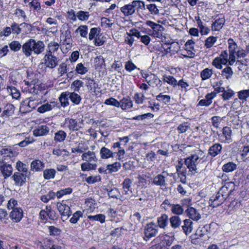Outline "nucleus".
<instances>
[{
	"mask_svg": "<svg viewBox=\"0 0 249 249\" xmlns=\"http://www.w3.org/2000/svg\"><path fill=\"white\" fill-rule=\"evenodd\" d=\"M0 222L5 224L10 222L7 212L4 209L0 208Z\"/></svg>",
	"mask_w": 249,
	"mask_h": 249,
	"instance_id": "6e6d98bb",
	"label": "nucleus"
},
{
	"mask_svg": "<svg viewBox=\"0 0 249 249\" xmlns=\"http://www.w3.org/2000/svg\"><path fill=\"white\" fill-rule=\"evenodd\" d=\"M169 224V217L166 213H162L157 218L156 226L159 229L166 230Z\"/></svg>",
	"mask_w": 249,
	"mask_h": 249,
	"instance_id": "a211bd4d",
	"label": "nucleus"
},
{
	"mask_svg": "<svg viewBox=\"0 0 249 249\" xmlns=\"http://www.w3.org/2000/svg\"><path fill=\"white\" fill-rule=\"evenodd\" d=\"M15 110V107L12 104L8 103L2 108L0 112V117L4 121L7 120L11 116L13 115Z\"/></svg>",
	"mask_w": 249,
	"mask_h": 249,
	"instance_id": "2eb2a0df",
	"label": "nucleus"
},
{
	"mask_svg": "<svg viewBox=\"0 0 249 249\" xmlns=\"http://www.w3.org/2000/svg\"><path fill=\"white\" fill-rule=\"evenodd\" d=\"M133 180L132 179L129 178H126L123 181L122 185L123 189V194L124 195H129L128 193L130 192V193H132L131 191V186L132 184Z\"/></svg>",
	"mask_w": 249,
	"mask_h": 249,
	"instance_id": "b1692460",
	"label": "nucleus"
},
{
	"mask_svg": "<svg viewBox=\"0 0 249 249\" xmlns=\"http://www.w3.org/2000/svg\"><path fill=\"white\" fill-rule=\"evenodd\" d=\"M44 167V163L39 160H35L31 163V170L34 172L41 171Z\"/></svg>",
	"mask_w": 249,
	"mask_h": 249,
	"instance_id": "cd10ccee",
	"label": "nucleus"
},
{
	"mask_svg": "<svg viewBox=\"0 0 249 249\" xmlns=\"http://www.w3.org/2000/svg\"><path fill=\"white\" fill-rule=\"evenodd\" d=\"M82 159L83 160L88 162L94 161L96 162L98 160L95 152L89 150L83 153Z\"/></svg>",
	"mask_w": 249,
	"mask_h": 249,
	"instance_id": "c85d7f7f",
	"label": "nucleus"
},
{
	"mask_svg": "<svg viewBox=\"0 0 249 249\" xmlns=\"http://www.w3.org/2000/svg\"><path fill=\"white\" fill-rule=\"evenodd\" d=\"M171 212L173 214L178 216L183 214L184 210L179 204H173L171 208Z\"/></svg>",
	"mask_w": 249,
	"mask_h": 249,
	"instance_id": "052dcab7",
	"label": "nucleus"
},
{
	"mask_svg": "<svg viewBox=\"0 0 249 249\" xmlns=\"http://www.w3.org/2000/svg\"><path fill=\"white\" fill-rule=\"evenodd\" d=\"M145 10V2L141 0H134L131 2L124 4L120 8V11L125 17L133 16L136 13L142 12Z\"/></svg>",
	"mask_w": 249,
	"mask_h": 249,
	"instance_id": "20e7f679",
	"label": "nucleus"
},
{
	"mask_svg": "<svg viewBox=\"0 0 249 249\" xmlns=\"http://www.w3.org/2000/svg\"><path fill=\"white\" fill-rule=\"evenodd\" d=\"M57 197V192L50 190L46 195H42L40 197V200L44 203H47L50 200H53Z\"/></svg>",
	"mask_w": 249,
	"mask_h": 249,
	"instance_id": "e433bc0d",
	"label": "nucleus"
},
{
	"mask_svg": "<svg viewBox=\"0 0 249 249\" xmlns=\"http://www.w3.org/2000/svg\"><path fill=\"white\" fill-rule=\"evenodd\" d=\"M12 33L13 34L19 35L22 33V28L18 23L13 22L11 25Z\"/></svg>",
	"mask_w": 249,
	"mask_h": 249,
	"instance_id": "338daca9",
	"label": "nucleus"
},
{
	"mask_svg": "<svg viewBox=\"0 0 249 249\" xmlns=\"http://www.w3.org/2000/svg\"><path fill=\"white\" fill-rule=\"evenodd\" d=\"M66 132L63 130H59L54 133L53 140L56 143L63 142L67 137Z\"/></svg>",
	"mask_w": 249,
	"mask_h": 249,
	"instance_id": "c9c22d12",
	"label": "nucleus"
},
{
	"mask_svg": "<svg viewBox=\"0 0 249 249\" xmlns=\"http://www.w3.org/2000/svg\"><path fill=\"white\" fill-rule=\"evenodd\" d=\"M69 203V200H63L57 203V209L62 218L66 217L67 219L71 215L72 213Z\"/></svg>",
	"mask_w": 249,
	"mask_h": 249,
	"instance_id": "9b49d317",
	"label": "nucleus"
},
{
	"mask_svg": "<svg viewBox=\"0 0 249 249\" xmlns=\"http://www.w3.org/2000/svg\"><path fill=\"white\" fill-rule=\"evenodd\" d=\"M198 159L199 157L196 154L192 155L186 158L184 161L182 159H178V163L176 165V173L168 174V176L175 179L177 174L180 179V181L182 183H185L187 174L186 167L188 169L189 174L191 175H195L198 173L197 168Z\"/></svg>",
	"mask_w": 249,
	"mask_h": 249,
	"instance_id": "f257e3e1",
	"label": "nucleus"
},
{
	"mask_svg": "<svg viewBox=\"0 0 249 249\" xmlns=\"http://www.w3.org/2000/svg\"><path fill=\"white\" fill-rule=\"evenodd\" d=\"M145 96L143 92H136L133 96V99L136 104H142L144 100Z\"/></svg>",
	"mask_w": 249,
	"mask_h": 249,
	"instance_id": "13d9d810",
	"label": "nucleus"
},
{
	"mask_svg": "<svg viewBox=\"0 0 249 249\" xmlns=\"http://www.w3.org/2000/svg\"><path fill=\"white\" fill-rule=\"evenodd\" d=\"M88 38L90 41H93L94 45L97 47L103 45L106 42V38L103 36L101 29L99 27L90 28Z\"/></svg>",
	"mask_w": 249,
	"mask_h": 249,
	"instance_id": "423d86ee",
	"label": "nucleus"
},
{
	"mask_svg": "<svg viewBox=\"0 0 249 249\" xmlns=\"http://www.w3.org/2000/svg\"><path fill=\"white\" fill-rule=\"evenodd\" d=\"M70 99V91L62 92L58 97V100L62 107L65 108L70 105L69 99Z\"/></svg>",
	"mask_w": 249,
	"mask_h": 249,
	"instance_id": "412c9836",
	"label": "nucleus"
},
{
	"mask_svg": "<svg viewBox=\"0 0 249 249\" xmlns=\"http://www.w3.org/2000/svg\"><path fill=\"white\" fill-rule=\"evenodd\" d=\"M73 190L71 187L61 189L57 192V197L60 198L64 196L70 195L72 193Z\"/></svg>",
	"mask_w": 249,
	"mask_h": 249,
	"instance_id": "e2e57ef3",
	"label": "nucleus"
},
{
	"mask_svg": "<svg viewBox=\"0 0 249 249\" xmlns=\"http://www.w3.org/2000/svg\"><path fill=\"white\" fill-rule=\"evenodd\" d=\"M175 240L172 233H161L153 240L156 244L153 245L150 249H169Z\"/></svg>",
	"mask_w": 249,
	"mask_h": 249,
	"instance_id": "39448f33",
	"label": "nucleus"
},
{
	"mask_svg": "<svg viewBox=\"0 0 249 249\" xmlns=\"http://www.w3.org/2000/svg\"><path fill=\"white\" fill-rule=\"evenodd\" d=\"M84 82L79 79L73 81L71 84V89H73V92H79L81 88L83 87Z\"/></svg>",
	"mask_w": 249,
	"mask_h": 249,
	"instance_id": "8fccbe9b",
	"label": "nucleus"
},
{
	"mask_svg": "<svg viewBox=\"0 0 249 249\" xmlns=\"http://www.w3.org/2000/svg\"><path fill=\"white\" fill-rule=\"evenodd\" d=\"M56 174L55 169H46L43 172V177L45 179L49 180L54 178Z\"/></svg>",
	"mask_w": 249,
	"mask_h": 249,
	"instance_id": "864d4df0",
	"label": "nucleus"
},
{
	"mask_svg": "<svg viewBox=\"0 0 249 249\" xmlns=\"http://www.w3.org/2000/svg\"><path fill=\"white\" fill-rule=\"evenodd\" d=\"M162 80L164 83H167L173 87H176L178 85L177 80L172 75L164 74L162 76Z\"/></svg>",
	"mask_w": 249,
	"mask_h": 249,
	"instance_id": "37998d69",
	"label": "nucleus"
},
{
	"mask_svg": "<svg viewBox=\"0 0 249 249\" xmlns=\"http://www.w3.org/2000/svg\"><path fill=\"white\" fill-rule=\"evenodd\" d=\"M225 22V19L223 17L216 18L212 24V30L213 31H220Z\"/></svg>",
	"mask_w": 249,
	"mask_h": 249,
	"instance_id": "a878e982",
	"label": "nucleus"
},
{
	"mask_svg": "<svg viewBox=\"0 0 249 249\" xmlns=\"http://www.w3.org/2000/svg\"><path fill=\"white\" fill-rule=\"evenodd\" d=\"M236 164L234 162L231 161L224 164L222 167V171L226 173L231 172L236 170Z\"/></svg>",
	"mask_w": 249,
	"mask_h": 249,
	"instance_id": "a18cd8bd",
	"label": "nucleus"
},
{
	"mask_svg": "<svg viewBox=\"0 0 249 249\" xmlns=\"http://www.w3.org/2000/svg\"><path fill=\"white\" fill-rule=\"evenodd\" d=\"M181 227L183 232L187 235L192 231L193 222L190 219H186L183 220V225Z\"/></svg>",
	"mask_w": 249,
	"mask_h": 249,
	"instance_id": "72a5a7b5",
	"label": "nucleus"
},
{
	"mask_svg": "<svg viewBox=\"0 0 249 249\" xmlns=\"http://www.w3.org/2000/svg\"><path fill=\"white\" fill-rule=\"evenodd\" d=\"M60 38L63 45H70L72 41L71 31L69 29L66 30L64 34L61 35Z\"/></svg>",
	"mask_w": 249,
	"mask_h": 249,
	"instance_id": "473e14b6",
	"label": "nucleus"
},
{
	"mask_svg": "<svg viewBox=\"0 0 249 249\" xmlns=\"http://www.w3.org/2000/svg\"><path fill=\"white\" fill-rule=\"evenodd\" d=\"M145 25L151 28L148 32L149 36L160 39L165 37L164 33L165 28L161 25L151 20H146Z\"/></svg>",
	"mask_w": 249,
	"mask_h": 249,
	"instance_id": "0eeeda50",
	"label": "nucleus"
},
{
	"mask_svg": "<svg viewBox=\"0 0 249 249\" xmlns=\"http://www.w3.org/2000/svg\"><path fill=\"white\" fill-rule=\"evenodd\" d=\"M147 9L149 14L152 15H158L159 13V10L155 4L151 3L145 5V9Z\"/></svg>",
	"mask_w": 249,
	"mask_h": 249,
	"instance_id": "680f3d73",
	"label": "nucleus"
},
{
	"mask_svg": "<svg viewBox=\"0 0 249 249\" xmlns=\"http://www.w3.org/2000/svg\"><path fill=\"white\" fill-rule=\"evenodd\" d=\"M29 176L25 173L16 172L12 176L15 185L18 186H22L26 181V178Z\"/></svg>",
	"mask_w": 249,
	"mask_h": 249,
	"instance_id": "dca6fc26",
	"label": "nucleus"
},
{
	"mask_svg": "<svg viewBox=\"0 0 249 249\" xmlns=\"http://www.w3.org/2000/svg\"><path fill=\"white\" fill-rule=\"evenodd\" d=\"M29 6L31 10L33 11L34 12H39L41 9L39 0H32L29 3Z\"/></svg>",
	"mask_w": 249,
	"mask_h": 249,
	"instance_id": "09e8293b",
	"label": "nucleus"
},
{
	"mask_svg": "<svg viewBox=\"0 0 249 249\" xmlns=\"http://www.w3.org/2000/svg\"><path fill=\"white\" fill-rule=\"evenodd\" d=\"M90 162L86 161L81 164V170L83 171H89L90 170H94L96 169L97 164L95 163H91Z\"/></svg>",
	"mask_w": 249,
	"mask_h": 249,
	"instance_id": "49530a36",
	"label": "nucleus"
},
{
	"mask_svg": "<svg viewBox=\"0 0 249 249\" xmlns=\"http://www.w3.org/2000/svg\"><path fill=\"white\" fill-rule=\"evenodd\" d=\"M0 171L4 178L6 179L12 175L13 169L11 164L6 162H0Z\"/></svg>",
	"mask_w": 249,
	"mask_h": 249,
	"instance_id": "aec40b11",
	"label": "nucleus"
},
{
	"mask_svg": "<svg viewBox=\"0 0 249 249\" xmlns=\"http://www.w3.org/2000/svg\"><path fill=\"white\" fill-rule=\"evenodd\" d=\"M87 210L93 212L95 209L96 202L95 200L91 197L87 198L85 202Z\"/></svg>",
	"mask_w": 249,
	"mask_h": 249,
	"instance_id": "5fc2aeb1",
	"label": "nucleus"
},
{
	"mask_svg": "<svg viewBox=\"0 0 249 249\" xmlns=\"http://www.w3.org/2000/svg\"><path fill=\"white\" fill-rule=\"evenodd\" d=\"M107 169L109 174L113 172H116L121 168V164L119 162H115L112 164H109L107 165Z\"/></svg>",
	"mask_w": 249,
	"mask_h": 249,
	"instance_id": "4d7b16f0",
	"label": "nucleus"
},
{
	"mask_svg": "<svg viewBox=\"0 0 249 249\" xmlns=\"http://www.w3.org/2000/svg\"><path fill=\"white\" fill-rule=\"evenodd\" d=\"M76 16L80 21H87L89 18L90 15L88 11L80 10L77 13Z\"/></svg>",
	"mask_w": 249,
	"mask_h": 249,
	"instance_id": "bf43d9fd",
	"label": "nucleus"
},
{
	"mask_svg": "<svg viewBox=\"0 0 249 249\" xmlns=\"http://www.w3.org/2000/svg\"><path fill=\"white\" fill-rule=\"evenodd\" d=\"M44 47L42 41L29 39L22 46V49L24 54L29 57L32 55L33 52L36 54H40L44 51Z\"/></svg>",
	"mask_w": 249,
	"mask_h": 249,
	"instance_id": "7ed1b4c3",
	"label": "nucleus"
},
{
	"mask_svg": "<svg viewBox=\"0 0 249 249\" xmlns=\"http://www.w3.org/2000/svg\"><path fill=\"white\" fill-rule=\"evenodd\" d=\"M88 31L89 28L87 25H82L78 27L75 32L79 33L81 37L87 38L89 36Z\"/></svg>",
	"mask_w": 249,
	"mask_h": 249,
	"instance_id": "a19ab883",
	"label": "nucleus"
},
{
	"mask_svg": "<svg viewBox=\"0 0 249 249\" xmlns=\"http://www.w3.org/2000/svg\"><path fill=\"white\" fill-rule=\"evenodd\" d=\"M17 85V81L11 78L4 87L9 95H11L13 98L16 99H18L20 96V91L16 88Z\"/></svg>",
	"mask_w": 249,
	"mask_h": 249,
	"instance_id": "f8f14e48",
	"label": "nucleus"
},
{
	"mask_svg": "<svg viewBox=\"0 0 249 249\" xmlns=\"http://www.w3.org/2000/svg\"><path fill=\"white\" fill-rule=\"evenodd\" d=\"M228 62V54L227 51L221 52L219 56L215 57L213 62V65L217 69H221L222 65H226Z\"/></svg>",
	"mask_w": 249,
	"mask_h": 249,
	"instance_id": "4468645a",
	"label": "nucleus"
},
{
	"mask_svg": "<svg viewBox=\"0 0 249 249\" xmlns=\"http://www.w3.org/2000/svg\"><path fill=\"white\" fill-rule=\"evenodd\" d=\"M194 44L195 41L192 39H189L184 45V48L187 51L188 57L190 58H193L195 56V53L193 52Z\"/></svg>",
	"mask_w": 249,
	"mask_h": 249,
	"instance_id": "bb28decb",
	"label": "nucleus"
},
{
	"mask_svg": "<svg viewBox=\"0 0 249 249\" xmlns=\"http://www.w3.org/2000/svg\"><path fill=\"white\" fill-rule=\"evenodd\" d=\"M153 182L157 186H164L165 185V177L161 174H158L154 178Z\"/></svg>",
	"mask_w": 249,
	"mask_h": 249,
	"instance_id": "3c124183",
	"label": "nucleus"
},
{
	"mask_svg": "<svg viewBox=\"0 0 249 249\" xmlns=\"http://www.w3.org/2000/svg\"><path fill=\"white\" fill-rule=\"evenodd\" d=\"M159 229L156 226V223L153 221L148 222L143 226V240L147 242L152 238L156 237L159 233Z\"/></svg>",
	"mask_w": 249,
	"mask_h": 249,
	"instance_id": "1a4fd4ad",
	"label": "nucleus"
},
{
	"mask_svg": "<svg viewBox=\"0 0 249 249\" xmlns=\"http://www.w3.org/2000/svg\"><path fill=\"white\" fill-rule=\"evenodd\" d=\"M49 127L47 125H41L34 130L33 135L35 137L46 136L49 133Z\"/></svg>",
	"mask_w": 249,
	"mask_h": 249,
	"instance_id": "5701e85b",
	"label": "nucleus"
},
{
	"mask_svg": "<svg viewBox=\"0 0 249 249\" xmlns=\"http://www.w3.org/2000/svg\"><path fill=\"white\" fill-rule=\"evenodd\" d=\"M116 152H113L106 147H103L100 150V155L102 159H107L113 158Z\"/></svg>",
	"mask_w": 249,
	"mask_h": 249,
	"instance_id": "c756f323",
	"label": "nucleus"
},
{
	"mask_svg": "<svg viewBox=\"0 0 249 249\" xmlns=\"http://www.w3.org/2000/svg\"><path fill=\"white\" fill-rule=\"evenodd\" d=\"M234 184L231 182L226 183L224 186L221 187L215 196H212L209 201V205L213 207H217L223 203L232 193L234 189Z\"/></svg>",
	"mask_w": 249,
	"mask_h": 249,
	"instance_id": "f03ea898",
	"label": "nucleus"
},
{
	"mask_svg": "<svg viewBox=\"0 0 249 249\" xmlns=\"http://www.w3.org/2000/svg\"><path fill=\"white\" fill-rule=\"evenodd\" d=\"M222 149V147L220 144L218 143L213 144L212 146H210L209 149V154L214 157L220 153Z\"/></svg>",
	"mask_w": 249,
	"mask_h": 249,
	"instance_id": "f704fd0d",
	"label": "nucleus"
},
{
	"mask_svg": "<svg viewBox=\"0 0 249 249\" xmlns=\"http://www.w3.org/2000/svg\"><path fill=\"white\" fill-rule=\"evenodd\" d=\"M185 213L190 218L195 221L198 220L201 217L200 214L196 210L192 207H189L186 210Z\"/></svg>",
	"mask_w": 249,
	"mask_h": 249,
	"instance_id": "393cba45",
	"label": "nucleus"
},
{
	"mask_svg": "<svg viewBox=\"0 0 249 249\" xmlns=\"http://www.w3.org/2000/svg\"><path fill=\"white\" fill-rule=\"evenodd\" d=\"M16 169L18 172L25 173V174L30 175V172H28L27 165L20 160L16 162Z\"/></svg>",
	"mask_w": 249,
	"mask_h": 249,
	"instance_id": "79ce46f5",
	"label": "nucleus"
},
{
	"mask_svg": "<svg viewBox=\"0 0 249 249\" xmlns=\"http://www.w3.org/2000/svg\"><path fill=\"white\" fill-rule=\"evenodd\" d=\"M156 100L160 103L162 104L163 106L167 105L171 102V96L161 92L156 96Z\"/></svg>",
	"mask_w": 249,
	"mask_h": 249,
	"instance_id": "2f4dec72",
	"label": "nucleus"
},
{
	"mask_svg": "<svg viewBox=\"0 0 249 249\" xmlns=\"http://www.w3.org/2000/svg\"><path fill=\"white\" fill-rule=\"evenodd\" d=\"M169 221L171 227L174 229L178 228L181 223V219L178 215L172 216L169 218Z\"/></svg>",
	"mask_w": 249,
	"mask_h": 249,
	"instance_id": "ea45409f",
	"label": "nucleus"
},
{
	"mask_svg": "<svg viewBox=\"0 0 249 249\" xmlns=\"http://www.w3.org/2000/svg\"><path fill=\"white\" fill-rule=\"evenodd\" d=\"M57 197V192L50 190L46 195H42L40 197V200L44 203H47L50 200H53Z\"/></svg>",
	"mask_w": 249,
	"mask_h": 249,
	"instance_id": "4c0bfd02",
	"label": "nucleus"
},
{
	"mask_svg": "<svg viewBox=\"0 0 249 249\" xmlns=\"http://www.w3.org/2000/svg\"><path fill=\"white\" fill-rule=\"evenodd\" d=\"M58 215L56 212L53 210L51 205H46L45 209L40 210L39 213V217L41 222L46 223L48 219L54 221L58 219Z\"/></svg>",
	"mask_w": 249,
	"mask_h": 249,
	"instance_id": "6e6552de",
	"label": "nucleus"
},
{
	"mask_svg": "<svg viewBox=\"0 0 249 249\" xmlns=\"http://www.w3.org/2000/svg\"><path fill=\"white\" fill-rule=\"evenodd\" d=\"M42 61V64H43L46 68L52 69L58 65V59L54 54L46 53Z\"/></svg>",
	"mask_w": 249,
	"mask_h": 249,
	"instance_id": "ddd939ff",
	"label": "nucleus"
},
{
	"mask_svg": "<svg viewBox=\"0 0 249 249\" xmlns=\"http://www.w3.org/2000/svg\"><path fill=\"white\" fill-rule=\"evenodd\" d=\"M140 73L142 76L145 79V81L150 86L161 87L162 85L161 81L156 74L151 72H144L141 70Z\"/></svg>",
	"mask_w": 249,
	"mask_h": 249,
	"instance_id": "9d476101",
	"label": "nucleus"
},
{
	"mask_svg": "<svg viewBox=\"0 0 249 249\" xmlns=\"http://www.w3.org/2000/svg\"><path fill=\"white\" fill-rule=\"evenodd\" d=\"M75 71L78 74L84 75L89 71V68L81 62L76 65Z\"/></svg>",
	"mask_w": 249,
	"mask_h": 249,
	"instance_id": "de8ad7c7",
	"label": "nucleus"
},
{
	"mask_svg": "<svg viewBox=\"0 0 249 249\" xmlns=\"http://www.w3.org/2000/svg\"><path fill=\"white\" fill-rule=\"evenodd\" d=\"M113 23L112 22V20L106 18L102 17L101 18V25L105 28H111Z\"/></svg>",
	"mask_w": 249,
	"mask_h": 249,
	"instance_id": "69168bd1",
	"label": "nucleus"
},
{
	"mask_svg": "<svg viewBox=\"0 0 249 249\" xmlns=\"http://www.w3.org/2000/svg\"><path fill=\"white\" fill-rule=\"evenodd\" d=\"M59 46V45L58 43L54 41H51L48 45L46 53L54 54L58 50Z\"/></svg>",
	"mask_w": 249,
	"mask_h": 249,
	"instance_id": "603ef678",
	"label": "nucleus"
},
{
	"mask_svg": "<svg viewBox=\"0 0 249 249\" xmlns=\"http://www.w3.org/2000/svg\"><path fill=\"white\" fill-rule=\"evenodd\" d=\"M9 216L13 222L18 223L23 217V211L20 207L13 209Z\"/></svg>",
	"mask_w": 249,
	"mask_h": 249,
	"instance_id": "f3484780",
	"label": "nucleus"
},
{
	"mask_svg": "<svg viewBox=\"0 0 249 249\" xmlns=\"http://www.w3.org/2000/svg\"><path fill=\"white\" fill-rule=\"evenodd\" d=\"M124 68L125 70L129 72H130L136 69L140 70V68H138L131 60L125 62Z\"/></svg>",
	"mask_w": 249,
	"mask_h": 249,
	"instance_id": "0e129e2a",
	"label": "nucleus"
},
{
	"mask_svg": "<svg viewBox=\"0 0 249 249\" xmlns=\"http://www.w3.org/2000/svg\"><path fill=\"white\" fill-rule=\"evenodd\" d=\"M95 68L98 71H101L105 69L106 63L105 59L101 55L98 56L95 58Z\"/></svg>",
	"mask_w": 249,
	"mask_h": 249,
	"instance_id": "7c9ffc66",
	"label": "nucleus"
},
{
	"mask_svg": "<svg viewBox=\"0 0 249 249\" xmlns=\"http://www.w3.org/2000/svg\"><path fill=\"white\" fill-rule=\"evenodd\" d=\"M63 127H67L70 131L74 132L79 130L77 121L76 119L66 118L64 120Z\"/></svg>",
	"mask_w": 249,
	"mask_h": 249,
	"instance_id": "6ab92c4d",
	"label": "nucleus"
},
{
	"mask_svg": "<svg viewBox=\"0 0 249 249\" xmlns=\"http://www.w3.org/2000/svg\"><path fill=\"white\" fill-rule=\"evenodd\" d=\"M83 213L81 211H76L72 214V217L70 219V222L72 224L76 223L79 220L80 218L83 216Z\"/></svg>",
	"mask_w": 249,
	"mask_h": 249,
	"instance_id": "774afa93",
	"label": "nucleus"
},
{
	"mask_svg": "<svg viewBox=\"0 0 249 249\" xmlns=\"http://www.w3.org/2000/svg\"><path fill=\"white\" fill-rule=\"evenodd\" d=\"M70 100L73 105H78L81 102L82 97L76 92H70Z\"/></svg>",
	"mask_w": 249,
	"mask_h": 249,
	"instance_id": "c03bdc74",
	"label": "nucleus"
},
{
	"mask_svg": "<svg viewBox=\"0 0 249 249\" xmlns=\"http://www.w3.org/2000/svg\"><path fill=\"white\" fill-rule=\"evenodd\" d=\"M120 107L123 110H128L133 107V104L131 98L127 96L126 97H123L120 101Z\"/></svg>",
	"mask_w": 249,
	"mask_h": 249,
	"instance_id": "4be33fe9",
	"label": "nucleus"
},
{
	"mask_svg": "<svg viewBox=\"0 0 249 249\" xmlns=\"http://www.w3.org/2000/svg\"><path fill=\"white\" fill-rule=\"evenodd\" d=\"M87 218L90 221H97L101 224L106 221V215L102 213L96 214L94 215H88Z\"/></svg>",
	"mask_w": 249,
	"mask_h": 249,
	"instance_id": "58836bf2",
	"label": "nucleus"
}]
</instances>
